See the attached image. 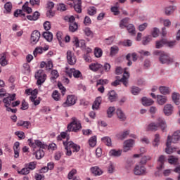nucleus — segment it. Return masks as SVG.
Masks as SVG:
<instances>
[{
	"instance_id": "obj_38",
	"label": "nucleus",
	"mask_w": 180,
	"mask_h": 180,
	"mask_svg": "<svg viewBox=\"0 0 180 180\" xmlns=\"http://www.w3.org/2000/svg\"><path fill=\"white\" fill-rule=\"evenodd\" d=\"M39 16L40 13H39L38 11H35L32 15H27V19H28V20H37Z\"/></svg>"
},
{
	"instance_id": "obj_20",
	"label": "nucleus",
	"mask_w": 180,
	"mask_h": 180,
	"mask_svg": "<svg viewBox=\"0 0 180 180\" xmlns=\"http://www.w3.org/2000/svg\"><path fill=\"white\" fill-rule=\"evenodd\" d=\"M157 130H158V122H152L149 124L146 127V131H157Z\"/></svg>"
},
{
	"instance_id": "obj_27",
	"label": "nucleus",
	"mask_w": 180,
	"mask_h": 180,
	"mask_svg": "<svg viewBox=\"0 0 180 180\" xmlns=\"http://www.w3.org/2000/svg\"><path fill=\"white\" fill-rule=\"evenodd\" d=\"M102 67H103L102 65L98 63H94L89 65V69L91 71H94V72H96V71H98V70H101Z\"/></svg>"
},
{
	"instance_id": "obj_36",
	"label": "nucleus",
	"mask_w": 180,
	"mask_h": 180,
	"mask_svg": "<svg viewBox=\"0 0 180 180\" xmlns=\"http://www.w3.org/2000/svg\"><path fill=\"white\" fill-rule=\"evenodd\" d=\"M158 162L159 164V167H158V169H162L164 168V162H165V156L160 155L159 159L158 160Z\"/></svg>"
},
{
	"instance_id": "obj_42",
	"label": "nucleus",
	"mask_w": 180,
	"mask_h": 180,
	"mask_svg": "<svg viewBox=\"0 0 180 180\" xmlns=\"http://www.w3.org/2000/svg\"><path fill=\"white\" fill-rule=\"evenodd\" d=\"M168 162L172 165H177V164H179L178 158L175 156H169L168 158Z\"/></svg>"
},
{
	"instance_id": "obj_23",
	"label": "nucleus",
	"mask_w": 180,
	"mask_h": 180,
	"mask_svg": "<svg viewBox=\"0 0 180 180\" xmlns=\"http://www.w3.org/2000/svg\"><path fill=\"white\" fill-rule=\"evenodd\" d=\"M17 126H21L24 129H30L32 127V123L29 121L20 120L18 122Z\"/></svg>"
},
{
	"instance_id": "obj_6",
	"label": "nucleus",
	"mask_w": 180,
	"mask_h": 180,
	"mask_svg": "<svg viewBox=\"0 0 180 180\" xmlns=\"http://www.w3.org/2000/svg\"><path fill=\"white\" fill-rule=\"evenodd\" d=\"M65 70L66 74H68L70 78H72V75L74 78H81V77H82V73H81V71L78 70H75V68L70 69L67 67L65 68Z\"/></svg>"
},
{
	"instance_id": "obj_57",
	"label": "nucleus",
	"mask_w": 180,
	"mask_h": 180,
	"mask_svg": "<svg viewBox=\"0 0 180 180\" xmlns=\"http://www.w3.org/2000/svg\"><path fill=\"white\" fill-rule=\"evenodd\" d=\"M150 160H151L150 156H143L140 161V164H141V165H144V164H147V161H150Z\"/></svg>"
},
{
	"instance_id": "obj_50",
	"label": "nucleus",
	"mask_w": 180,
	"mask_h": 180,
	"mask_svg": "<svg viewBox=\"0 0 180 180\" xmlns=\"http://www.w3.org/2000/svg\"><path fill=\"white\" fill-rule=\"evenodd\" d=\"M51 81H55L59 77L58 72L56 70H53L51 71Z\"/></svg>"
},
{
	"instance_id": "obj_47",
	"label": "nucleus",
	"mask_w": 180,
	"mask_h": 180,
	"mask_svg": "<svg viewBox=\"0 0 180 180\" xmlns=\"http://www.w3.org/2000/svg\"><path fill=\"white\" fill-rule=\"evenodd\" d=\"M18 174H20V175H28V174H30V170L25 166L21 170H18Z\"/></svg>"
},
{
	"instance_id": "obj_51",
	"label": "nucleus",
	"mask_w": 180,
	"mask_h": 180,
	"mask_svg": "<svg viewBox=\"0 0 180 180\" xmlns=\"http://www.w3.org/2000/svg\"><path fill=\"white\" fill-rule=\"evenodd\" d=\"M119 53V47L113 46L110 48V56H116Z\"/></svg>"
},
{
	"instance_id": "obj_5",
	"label": "nucleus",
	"mask_w": 180,
	"mask_h": 180,
	"mask_svg": "<svg viewBox=\"0 0 180 180\" xmlns=\"http://www.w3.org/2000/svg\"><path fill=\"white\" fill-rule=\"evenodd\" d=\"M130 77V74L129 72H127V71H125L123 74V77L122 78H121L120 80L117 79L115 81H114L111 85H112V86H117V85L120 84V82H122L124 85V86H127L128 84H129V78Z\"/></svg>"
},
{
	"instance_id": "obj_54",
	"label": "nucleus",
	"mask_w": 180,
	"mask_h": 180,
	"mask_svg": "<svg viewBox=\"0 0 180 180\" xmlns=\"http://www.w3.org/2000/svg\"><path fill=\"white\" fill-rule=\"evenodd\" d=\"M90 147H95L96 146V136H94L89 140Z\"/></svg>"
},
{
	"instance_id": "obj_2",
	"label": "nucleus",
	"mask_w": 180,
	"mask_h": 180,
	"mask_svg": "<svg viewBox=\"0 0 180 180\" xmlns=\"http://www.w3.org/2000/svg\"><path fill=\"white\" fill-rule=\"evenodd\" d=\"M154 56H158L159 60L161 64H167V65L169 64H172L174 63V59L169 57L168 53L162 51H155L153 52Z\"/></svg>"
},
{
	"instance_id": "obj_13",
	"label": "nucleus",
	"mask_w": 180,
	"mask_h": 180,
	"mask_svg": "<svg viewBox=\"0 0 180 180\" xmlns=\"http://www.w3.org/2000/svg\"><path fill=\"white\" fill-rule=\"evenodd\" d=\"M29 146L30 147H32V148H36V146L37 147H39V148H46L47 146L46 144L43 143L39 140H35L34 142L32 141V139H28Z\"/></svg>"
},
{
	"instance_id": "obj_16",
	"label": "nucleus",
	"mask_w": 180,
	"mask_h": 180,
	"mask_svg": "<svg viewBox=\"0 0 180 180\" xmlns=\"http://www.w3.org/2000/svg\"><path fill=\"white\" fill-rule=\"evenodd\" d=\"M168 137H170L171 143H174V144L178 143L180 140V130L174 131L172 136L169 135Z\"/></svg>"
},
{
	"instance_id": "obj_12",
	"label": "nucleus",
	"mask_w": 180,
	"mask_h": 180,
	"mask_svg": "<svg viewBox=\"0 0 180 180\" xmlns=\"http://www.w3.org/2000/svg\"><path fill=\"white\" fill-rule=\"evenodd\" d=\"M40 32L38 30H34L32 32L30 38V43L32 44H37L39 43V40H40Z\"/></svg>"
},
{
	"instance_id": "obj_46",
	"label": "nucleus",
	"mask_w": 180,
	"mask_h": 180,
	"mask_svg": "<svg viewBox=\"0 0 180 180\" xmlns=\"http://www.w3.org/2000/svg\"><path fill=\"white\" fill-rule=\"evenodd\" d=\"M153 37H151V35H148L146 37H144L142 40V44L143 46H147V44H148V43L151 41Z\"/></svg>"
},
{
	"instance_id": "obj_52",
	"label": "nucleus",
	"mask_w": 180,
	"mask_h": 180,
	"mask_svg": "<svg viewBox=\"0 0 180 180\" xmlns=\"http://www.w3.org/2000/svg\"><path fill=\"white\" fill-rule=\"evenodd\" d=\"M22 9L27 13H32V8L29 7V2L27 1L22 6Z\"/></svg>"
},
{
	"instance_id": "obj_53",
	"label": "nucleus",
	"mask_w": 180,
	"mask_h": 180,
	"mask_svg": "<svg viewBox=\"0 0 180 180\" xmlns=\"http://www.w3.org/2000/svg\"><path fill=\"white\" fill-rule=\"evenodd\" d=\"M115 110H116V108H115V107H110L107 110L108 117H112V116H113V115L115 114Z\"/></svg>"
},
{
	"instance_id": "obj_43",
	"label": "nucleus",
	"mask_w": 180,
	"mask_h": 180,
	"mask_svg": "<svg viewBox=\"0 0 180 180\" xmlns=\"http://www.w3.org/2000/svg\"><path fill=\"white\" fill-rule=\"evenodd\" d=\"M101 141L108 147H110L112 146V139L109 136H105L102 138Z\"/></svg>"
},
{
	"instance_id": "obj_59",
	"label": "nucleus",
	"mask_w": 180,
	"mask_h": 180,
	"mask_svg": "<svg viewBox=\"0 0 180 180\" xmlns=\"http://www.w3.org/2000/svg\"><path fill=\"white\" fill-rule=\"evenodd\" d=\"M87 12L91 16H94V15H96V8L94 6L89 7Z\"/></svg>"
},
{
	"instance_id": "obj_40",
	"label": "nucleus",
	"mask_w": 180,
	"mask_h": 180,
	"mask_svg": "<svg viewBox=\"0 0 180 180\" xmlns=\"http://www.w3.org/2000/svg\"><path fill=\"white\" fill-rule=\"evenodd\" d=\"M129 20H130L129 18H125L122 19L120 22V27L121 29H124V27H127V25L129 23Z\"/></svg>"
},
{
	"instance_id": "obj_9",
	"label": "nucleus",
	"mask_w": 180,
	"mask_h": 180,
	"mask_svg": "<svg viewBox=\"0 0 180 180\" xmlns=\"http://www.w3.org/2000/svg\"><path fill=\"white\" fill-rule=\"evenodd\" d=\"M135 141L133 139H128L124 141L123 148H124V153H127V151H130L133 147H134Z\"/></svg>"
},
{
	"instance_id": "obj_21",
	"label": "nucleus",
	"mask_w": 180,
	"mask_h": 180,
	"mask_svg": "<svg viewBox=\"0 0 180 180\" xmlns=\"http://www.w3.org/2000/svg\"><path fill=\"white\" fill-rule=\"evenodd\" d=\"M101 103H102V97L101 96L97 97L94 101V103L92 105V109L94 110H98Z\"/></svg>"
},
{
	"instance_id": "obj_48",
	"label": "nucleus",
	"mask_w": 180,
	"mask_h": 180,
	"mask_svg": "<svg viewBox=\"0 0 180 180\" xmlns=\"http://www.w3.org/2000/svg\"><path fill=\"white\" fill-rule=\"evenodd\" d=\"M165 15H167V16H169V15H172V13H174V6L166 7L165 8Z\"/></svg>"
},
{
	"instance_id": "obj_10",
	"label": "nucleus",
	"mask_w": 180,
	"mask_h": 180,
	"mask_svg": "<svg viewBox=\"0 0 180 180\" xmlns=\"http://www.w3.org/2000/svg\"><path fill=\"white\" fill-rule=\"evenodd\" d=\"M66 57L68 60V64L70 65H75V63H77V58L75 57V54L71 51H68L66 53Z\"/></svg>"
},
{
	"instance_id": "obj_1",
	"label": "nucleus",
	"mask_w": 180,
	"mask_h": 180,
	"mask_svg": "<svg viewBox=\"0 0 180 180\" xmlns=\"http://www.w3.org/2000/svg\"><path fill=\"white\" fill-rule=\"evenodd\" d=\"M63 146L65 150H66V155H68L69 157L72 154L71 148L73 150V153H78V151L81 150V147L72 142V141H68V137L67 138L66 141H63Z\"/></svg>"
},
{
	"instance_id": "obj_14",
	"label": "nucleus",
	"mask_w": 180,
	"mask_h": 180,
	"mask_svg": "<svg viewBox=\"0 0 180 180\" xmlns=\"http://www.w3.org/2000/svg\"><path fill=\"white\" fill-rule=\"evenodd\" d=\"M175 151H176V148L171 147V136H167L165 153L167 154H172V153H175Z\"/></svg>"
},
{
	"instance_id": "obj_62",
	"label": "nucleus",
	"mask_w": 180,
	"mask_h": 180,
	"mask_svg": "<svg viewBox=\"0 0 180 180\" xmlns=\"http://www.w3.org/2000/svg\"><path fill=\"white\" fill-rule=\"evenodd\" d=\"M108 84H109V80L106 79H100L97 81V85H102V86H103V85H108Z\"/></svg>"
},
{
	"instance_id": "obj_8",
	"label": "nucleus",
	"mask_w": 180,
	"mask_h": 180,
	"mask_svg": "<svg viewBox=\"0 0 180 180\" xmlns=\"http://www.w3.org/2000/svg\"><path fill=\"white\" fill-rule=\"evenodd\" d=\"M6 97L3 99V102L5 104V108H8V106H11V103H12V101L16 100V94H7L6 96Z\"/></svg>"
},
{
	"instance_id": "obj_60",
	"label": "nucleus",
	"mask_w": 180,
	"mask_h": 180,
	"mask_svg": "<svg viewBox=\"0 0 180 180\" xmlns=\"http://www.w3.org/2000/svg\"><path fill=\"white\" fill-rule=\"evenodd\" d=\"M102 49L99 48H96L94 51V56L97 58H99L100 57H102Z\"/></svg>"
},
{
	"instance_id": "obj_18",
	"label": "nucleus",
	"mask_w": 180,
	"mask_h": 180,
	"mask_svg": "<svg viewBox=\"0 0 180 180\" xmlns=\"http://www.w3.org/2000/svg\"><path fill=\"white\" fill-rule=\"evenodd\" d=\"M132 57V60L133 61H137V53H128L126 56V58L128 61L127 63V66L130 67V65H131L133 64V63L131 62V60H130V58H131Z\"/></svg>"
},
{
	"instance_id": "obj_26",
	"label": "nucleus",
	"mask_w": 180,
	"mask_h": 180,
	"mask_svg": "<svg viewBox=\"0 0 180 180\" xmlns=\"http://www.w3.org/2000/svg\"><path fill=\"white\" fill-rule=\"evenodd\" d=\"M91 171L96 176H99L103 174V171H102V169L97 166L91 167Z\"/></svg>"
},
{
	"instance_id": "obj_61",
	"label": "nucleus",
	"mask_w": 180,
	"mask_h": 180,
	"mask_svg": "<svg viewBox=\"0 0 180 180\" xmlns=\"http://www.w3.org/2000/svg\"><path fill=\"white\" fill-rule=\"evenodd\" d=\"M41 53H43V47H37L34 49L33 54L34 57H37V54H41Z\"/></svg>"
},
{
	"instance_id": "obj_33",
	"label": "nucleus",
	"mask_w": 180,
	"mask_h": 180,
	"mask_svg": "<svg viewBox=\"0 0 180 180\" xmlns=\"http://www.w3.org/2000/svg\"><path fill=\"white\" fill-rule=\"evenodd\" d=\"M130 134V130L124 131L122 134H118L117 135L118 140H124V139L127 138V136Z\"/></svg>"
},
{
	"instance_id": "obj_44",
	"label": "nucleus",
	"mask_w": 180,
	"mask_h": 180,
	"mask_svg": "<svg viewBox=\"0 0 180 180\" xmlns=\"http://www.w3.org/2000/svg\"><path fill=\"white\" fill-rule=\"evenodd\" d=\"M69 30L72 33H74V32H77V30H78V24H77V22L70 23Z\"/></svg>"
},
{
	"instance_id": "obj_30",
	"label": "nucleus",
	"mask_w": 180,
	"mask_h": 180,
	"mask_svg": "<svg viewBox=\"0 0 180 180\" xmlns=\"http://www.w3.org/2000/svg\"><path fill=\"white\" fill-rule=\"evenodd\" d=\"M8 60H6V53H2L1 55L0 58V65L1 67H5L8 65Z\"/></svg>"
},
{
	"instance_id": "obj_31",
	"label": "nucleus",
	"mask_w": 180,
	"mask_h": 180,
	"mask_svg": "<svg viewBox=\"0 0 180 180\" xmlns=\"http://www.w3.org/2000/svg\"><path fill=\"white\" fill-rule=\"evenodd\" d=\"M110 157H120L122 155V150H110L109 152Z\"/></svg>"
},
{
	"instance_id": "obj_55",
	"label": "nucleus",
	"mask_w": 180,
	"mask_h": 180,
	"mask_svg": "<svg viewBox=\"0 0 180 180\" xmlns=\"http://www.w3.org/2000/svg\"><path fill=\"white\" fill-rule=\"evenodd\" d=\"M140 91H141L140 88L134 86H132L131 89V92L132 95H139V94H140Z\"/></svg>"
},
{
	"instance_id": "obj_56",
	"label": "nucleus",
	"mask_w": 180,
	"mask_h": 180,
	"mask_svg": "<svg viewBox=\"0 0 180 180\" xmlns=\"http://www.w3.org/2000/svg\"><path fill=\"white\" fill-rule=\"evenodd\" d=\"M52 98L53 99H54V101H60V94L58 93V91H53V92L52 93Z\"/></svg>"
},
{
	"instance_id": "obj_32",
	"label": "nucleus",
	"mask_w": 180,
	"mask_h": 180,
	"mask_svg": "<svg viewBox=\"0 0 180 180\" xmlns=\"http://www.w3.org/2000/svg\"><path fill=\"white\" fill-rule=\"evenodd\" d=\"M168 43V40L166 39H162L160 41H156L155 47L156 49H161L162 47H164L165 44Z\"/></svg>"
},
{
	"instance_id": "obj_45",
	"label": "nucleus",
	"mask_w": 180,
	"mask_h": 180,
	"mask_svg": "<svg viewBox=\"0 0 180 180\" xmlns=\"http://www.w3.org/2000/svg\"><path fill=\"white\" fill-rule=\"evenodd\" d=\"M179 98H180L179 94H178V93H173V94H172V99H173V102L176 105H179V103H180Z\"/></svg>"
},
{
	"instance_id": "obj_7",
	"label": "nucleus",
	"mask_w": 180,
	"mask_h": 180,
	"mask_svg": "<svg viewBox=\"0 0 180 180\" xmlns=\"http://www.w3.org/2000/svg\"><path fill=\"white\" fill-rule=\"evenodd\" d=\"M77 103V97L74 95H69L67 97V100L65 103H63V108H67V106H72Z\"/></svg>"
},
{
	"instance_id": "obj_39",
	"label": "nucleus",
	"mask_w": 180,
	"mask_h": 180,
	"mask_svg": "<svg viewBox=\"0 0 180 180\" xmlns=\"http://www.w3.org/2000/svg\"><path fill=\"white\" fill-rule=\"evenodd\" d=\"M42 36L47 41H52L53 40V34L50 32H44Z\"/></svg>"
},
{
	"instance_id": "obj_25",
	"label": "nucleus",
	"mask_w": 180,
	"mask_h": 180,
	"mask_svg": "<svg viewBox=\"0 0 180 180\" xmlns=\"http://www.w3.org/2000/svg\"><path fill=\"white\" fill-rule=\"evenodd\" d=\"M108 98L110 102H116V99H117V94L115 91L112 90L108 94Z\"/></svg>"
},
{
	"instance_id": "obj_64",
	"label": "nucleus",
	"mask_w": 180,
	"mask_h": 180,
	"mask_svg": "<svg viewBox=\"0 0 180 180\" xmlns=\"http://www.w3.org/2000/svg\"><path fill=\"white\" fill-rule=\"evenodd\" d=\"M25 166L27 167L28 169L33 170L34 168H36V162H31L29 164H25Z\"/></svg>"
},
{
	"instance_id": "obj_63",
	"label": "nucleus",
	"mask_w": 180,
	"mask_h": 180,
	"mask_svg": "<svg viewBox=\"0 0 180 180\" xmlns=\"http://www.w3.org/2000/svg\"><path fill=\"white\" fill-rule=\"evenodd\" d=\"M57 9L60 12H65V11H67V6L64 4H59Z\"/></svg>"
},
{
	"instance_id": "obj_4",
	"label": "nucleus",
	"mask_w": 180,
	"mask_h": 180,
	"mask_svg": "<svg viewBox=\"0 0 180 180\" xmlns=\"http://www.w3.org/2000/svg\"><path fill=\"white\" fill-rule=\"evenodd\" d=\"M35 79H37V85L41 86L42 84L46 82L47 75L44 73V70H39L34 75Z\"/></svg>"
},
{
	"instance_id": "obj_24",
	"label": "nucleus",
	"mask_w": 180,
	"mask_h": 180,
	"mask_svg": "<svg viewBox=\"0 0 180 180\" xmlns=\"http://www.w3.org/2000/svg\"><path fill=\"white\" fill-rule=\"evenodd\" d=\"M74 8L75 12L77 13H81L82 12V2L81 0H77L75 1Z\"/></svg>"
},
{
	"instance_id": "obj_49",
	"label": "nucleus",
	"mask_w": 180,
	"mask_h": 180,
	"mask_svg": "<svg viewBox=\"0 0 180 180\" xmlns=\"http://www.w3.org/2000/svg\"><path fill=\"white\" fill-rule=\"evenodd\" d=\"M35 157L37 160H41V158H43V157H44V151L41 149H39L35 153Z\"/></svg>"
},
{
	"instance_id": "obj_37",
	"label": "nucleus",
	"mask_w": 180,
	"mask_h": 180,
	"mask_svg": "<svg viewBox=\"0 0 180 180\" xmlns=\"http://www.w3.org/2000/svg\"><path fill=\"white\" fill-rule=\"evenodd\" d=\"M160 139H161V137L160 136V134H155L154 139L152 142L153 147H158V146H160Z\"/></svg>"
},
{
	"instance_id": "obj_35",
	"label": "nucleus",
	"mask_w": 180,
	"mask_h": 180,
	"mask_svg": "<svg viewBox=\"0 0 180 180\" xmlns=\"http://www.w3.org/2000/svg\"><path fill=\"white\" fill-rule=\"evenodd\" d=\"M159 91L162 95H168L171 94V90L169 89V88L164 86H160Z\"/></svg>"
},
{
	"instance_id": "obj_15",
	"label": "nucleus",
	"mask_w": 180,
	"mask_h": 180,
	"mask_svg": "<svg viewBox=\"0 0 180 180\" xmlns=\"http://www.w3.org/2000/svg\"><path fill=\"white\" fill-rule=\"evenodd\" d=\"M163 112L165 116H171L174 113V106L171 104H166L164 106Z\"/></svg>"
},
{
	"instance_id": "obj_29",
	"label": "nucleus",
	"mask_w": 180,
	"mask_h": 180,
	"mask_svg": "<svg viewBox=\"0 0 180 180\" xmlns=\"http://www.w3.org/2000/svg\"><path fill=\"white\" fill-rule=\"evenodd\" d=\"M12 3L11 2H7L4 4V13L9 14L12 13Z\"/></svg>"
},
{
	"instance_id": "obj_41",
	"label": "nucleus",
	"mask_w": 180,
	"mask_h": 180,
	"mask_svg": "<svg viewBox=\"0 0 180 180\" xmlns=\"http://www.w3.org/2000/svg\"><path fill=\"white\" fill-rule=\"evenodd\" d=\"M127 29L129 33H130V34H131L132 36L136 34V27H134V25L133 24L128 25L127 26Z\"/></svg>"
},
{
	"instance_id": "obj_11",
	"label": "nucleus",
	"mask_w": 180,
	"mask_h": 180,
	"mask_svg": "<svg viewBox=\"0 0 180 180\" xmlns=\"http://www.w3.org/2000/svg\"><path fill=\"white\" fill-rule=\"evenodd\" d=\"M134 175H146L147 169L144 166L140 165H136L134 169Z\"/></svg>"
},
{
	"instance_id": "obj_34",
	"label": "nucleus",
	"mask_w": 180,
	"mask_h": 180,
	"mask_svg": "<svg viewBox=\"0 0 180 180\" xmlns=\"http://www.w3.org/2000/svg\"><path fill=\"white\" fill-rule=\"evenodd\" d=\"M73 43L75 46V47H84V46H85V41L84 40H78L77 37H75L74 38V41Z\"/></svg>"
},
{
	"instance_id": "obj_17",
	"label": "nucleus",
	"mask_w": 180,
	"mask_h": 180,
	"mask_svg": "<svg viewBox=\"0 0 180 180\" xmlns=\"http://www.w3.org/2000/svg\"><path fill=\"white\" fill-rule=\"evenodd\" d=\"M157 122L158 127H160L162 131H165V130H167V122H165V120L161 117H159Z\"/></svg>"
},
{
	"instance_id": "obj_19",
	"label": "nucleus",
	"mask_w": 180,
	"mask_h": 180,
	"mask_svg": "<svg viewBox=\"0 0 180 180\" xmlns=\"http://www.w3.org/2000/svg\"><path fill=\"white\" fill-rule=\"evenodd\" d=\"M167 101H168V98L165 96H162V95L157 96V102L158 105H160L162 106V105H165V103H167Z\"/></svg>"
},
{
	"instance_id": "obj_58",
	"label": "nucleus",
	"mask_w": 180,
	"mask_h": 180,
	"mask_svg": "<svg viewBox=\"0 0 180 180\" xmlns=\"http://www.w3.org/2000/svg\"><path fill=\"white\" fill-rule=\"evenodd\" d=\"M15 136H18V139H20V140H23L25 139V137H26L25 136V132L22 131H17L15 132Z\"/></svg>"
},
{
	"instance_id": "obj_28",
	"label": "nucleus",
	"mask_w": 180,
	"mask_h": 180,
	"mask_svg": "<svg viewBox=\"0 0 180 180\" xmlns=\"http://www.w3.org/2000/svg\"><path fill=\"white\" fill-rule=\"evenodd\" d=\"M142 104L143 106H151V105L154 104V100L143 97L142 98Z\"/></svg>"
},
{
	"instance_id": "obj_22",
	"label": "nucleus",
	"mask_w": 180,
	"mask_h": 180,
	"mask_svg": "<svg viewBox=\"0 0 180 180\" xmlns=\"http://www.w3.org/2000/svg\"><path fill=\"white\" fill-rule=\"evenodd\" d=\"M116 115L117 116V118L121 121V122H124L126 120V115H124V112H123V110L122 109L118 108L116 110Z\"/></svg>"
},
{
	"instance_id": "obj_3",
	"label": "nucleus",
	"mask_w": 180,
	"mask_h": 180,
	"mask_svg": "<svg viewBox=\"0 0 180 180\" xmlns=\"http://www.w3.org/2000/svg\"><path fill=\"white\" fill-rule=\"evenodd\" d=\"M82 128L81 122H79L76 117H72V122L68 125V131H75L77 133V131L81 130Z\"/></svg>"
}]
</instances>
